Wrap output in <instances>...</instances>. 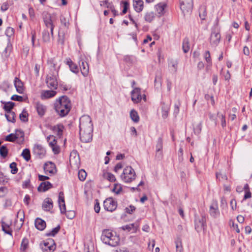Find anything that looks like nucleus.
<instances>
[{
  "instance_id": "obj_1",
  "label": "nucleus",
  "mask_w": 252,
  "mask_h": 252,
  "mask_svg": "<svg viewBox=\"0 0 252 252\" xmlns=\"http://www.w3.org/2000/svg\"><path fill=\"white\" fill-rule=\"evenodd\" d=\"M55 109L56 112L61 116H66L71 109L70 100L66 96H62L56 100Z\"/></svg>"
},
{
  "instance_id": "obj_2",
  "label": "nucleus",
  "mask_w": 252,
  "mask_h": 252,
  "mask_svg": "<svg viewBox=\"0 0 252 252\" xmlns=\"http://www.w3.org/2000/svg\"><path fill=\"white\" fill-rule=\"evenodd\" d=\"M101 239L104 243L112 247L117 246L120 242L119 237L115 232H113L109 229H105L103 231Z\"/></svg>"
},
{
  "instance_id": "obj_3",
  "label": "nucleus",
  "mask_w": 252,
  "mask_h": 252,
  "mask_svg": "<svg viewBox=\"0 0 252 252\" xmlns=\"http://www.w3.org/2000/svg\"><path fill=\"white\" fill-rule=\"evenodd\" d=\"M134 170L130 166H126L120 176L121 180L126 183H129L134 181L136 178Z\"/></svg>"
},
{
  "instance_id": "obj_4",
  "label": "nucleus",
  "mask_w": 252,
  "mask_h": 252,
  "mask_svg": "<svg viewBox=\"0 0 252 252\" xmlns=\"http://www.w3.org/2000/svg\"><path fill=\"white\" fill-rule=\"evenodd\" d=\"M80 131H88L87 132L93 131V125L92 120L89 116L84 115L80 119Z\"/></svg>"
},
{
  "instance_id": "obj_5",
  "label": "nucleus",
  "mask_w": 252,
  "mask_h": 252,
  "mask_svg": "<svg viewBox=\"0 0 252 252\" xmlns=\"http://www.w3.org/2000/svg\"><path fill=\"white\" fill-rule=\"evenodd\" d=\"M43 20L47 29H49L51 34L53 36L55 23L56 20L55 17H52L50 14L45 13L43 16Z\"/></svg>"
},
{
  "instance_id": "obj_6",
  "label": "nucleus",
  "mask_w": 252,
  "mask_h": 252,
  "mask_svg": "<svg viewBox=\"0 0 252 252\" xmlns=\"http://www.w3.org/2000/svg\"><path fill=\"white\" fill-rule=\"evenodd\" d=\"M69 162L72 168L76 169L79 168L80 164V158L79 155L76 151H73L71 152L69 158Z\"/></svg>"
},
{
  "instance_id": "obj_7",
  "label": "nucleus",
  "mask_w": 252,
  "mask_h": 252,
  "mask_svg": "<svg viewBox=\"0 0 252 252\" xmlns=\"http://www.w3.org/2000/svg\"><path fill=\"white\" fill-rule=\"evenodd\" d=\"M192 7V0H180V8L184 14L189 13Z\"/></svg>"
},
{
  "instance_id": "obj_8",
  "label": "nucleus",
  "mask_w": 252,
  "mask_h": 252,
  "mask_svg": "<svg viewBox=\"0 0 252 252\" xmlns=\"http://www.w3.org/2000/svg\"><path fill=\"white\" fill-rule=\"evenodd\" d=\"M104 209L110 212L114 211L117 208V203L112 198L106 199L103 202Z\"/></svg>"
},
{
  "instance_id": "obj_9",
  "label": "nucleus",
  "mask_w": 252,
  "mask_h": 252,
  "mask_svg": "<svg viewBox=\"0 0 252 252\" xmlns=\"http://www.w3.org/2000/svg\"><path fill=\"white\" fill-rule=\"evenodd\" d=\"M33 153L39 158H44L46 153L45 149L40 144H35L33 149Z\"/></svg>"
},
{
  "instance_id": "obj_10",
  "label": "nucleus",
  "mask_w": 252,
  "mask_h": 252,
  "mask_svg": "<svg viewBox=\"0 0 252 252\" xmlns=\"http://www.w3.org/2000/svg\"><path fill=\"white\" fill-rule=\"evenodd\" d=\"M48 87L51 89H56L58 86V82L55 75H48L46 80Z\"/></svg>"
},
{
  "instance_id": "obj_11",
  "label": "nucleus",
  "mask_w": 252,
  "mask_h": 252,
  "mask_svg": "<svg viewBox=\"0 0 252 252\" xmlns=\"http://www.w3.org/2000/svg\"><path fill=\"white\" fill-rule=\"evenodd\" d=\"M209 214L213 218H216L220 216L218 204L217 201H213L209 207Z\"/></svg>"
},
{
  "instance_id": "obj_12",
  "label": "nucleus",
  "mask_w": 252,
  "mask_h": 252,
  "mask_svg": "<svg viewBox=\"0 0 252 252\" xmlns=\"http://www.w3.org/2000/svg\"><path fill=\"white\" fill-rule=\"evenodd\" d=\"M210 43L212 46L216 47L220 43V35L219 31H213L210 36Z\"/></svg>"
},
{
  "instance_id": "obj_13",
  "label": "nucleus",
  "mask_w": 252,
  "mask_h": 252,
  "mask_svg": "<svg viewBox=\"0 0 252 252\" xmlns=\"http://www.w3.org/2000/svg\"><path fill=\"white\" fill-rule=\"evenodd\" d=\"M131 100L134 103H137L141 101L142 96L140 89L139 88H134L131 92Z\"/></svg>"
},
{
  "instance_id": "obj_14",
  "label": "nucleus",
  "mask_w": 252,
  "mask_h": 252,
  "mask_svg": "<svg viewBox=\"0 0 252 252\" xmlns=\"http://www.w3.org/2000/svg\"><path fill=\"white\" fill-rule=\"evenodd\" d=\"M87 131L85 130L84 131L79 132L80 140L85 143L90 142L93 139V131Z\"/></svg>"
},
{
  "instance_id": "obj_15",
  "label": "nucleus",
  "mask_w": 252,
  "mask_h": 252,
  "mask_svg": "<svg viewBox=\"0 0 252 252\" xmlns=\"http://www.w3.org/2000/svg\"><path fill=\"white\" fill-rule=\"evenodd\" d=\"M162 148H163V140L161 137H159L158 139L156 149V157L158 158H160L162 157Z\"/></svg>"
},
{
  "instance_id": "obj_16",
  "label": "nucleus",
  "mask_w": 252,
  "mask_h": 252,
  "mask_svg": "<svg viewBox=\"0 0 252 252\" xmlns=\"http://www.w3.org/2000/svg\"><path fill=\"white\" fill-rule=\"evenodd\" d=\"M44 170L46 174H54L56 172V166L52 162H48L44 165Z\"/></svg>"
},
{
  "instance_id": "obj_17",
  "label": "nucleus",
  "mask_w": 252,
  "mask_h": 252,
  "mask_svg": "<svg viewBox=\"0 0 252 252\" xmlns=\"http://www.w3.org/2000/svg\"><path fill=\"white\" fill-rule=\"evenodd\" d=\"M57 93L53 90H43L41 92L40 97L42 99H48L54 97Z\"/></svg>"
},
{
  "instance_id": "obj_18",
  "label": "nucleus",
  "mask_w": 252,
  "mask_h": 252,
  "mask_svg": "<svg viewBox=\"0 0 252 252\" xmlns=\"http://www.w3.org/2000/svg\"><path fill=\"white\" fill-rule=\"evenodd\" d=\"M58 202L61 213L64 214L66 212V208L63 193V192H60L59 193Z\"/></svg>"
},
{
  "instance_id": "obj_19",
  "label": "nucleus",
  "mask_w": 252,
  "mask_h": 252,
  "mask_svg": "<svg viewBox=\"0 0 252 252\" xmlns=\"http://www.w3.org/2000/svg\"><path fill=\"white\" fill-rule=\"evenodd\" d=\"M44 245L46 248H42V249L47 252L53 251L56 249V245L53 240H49L48 242L44 243Z\"/></svg>"
},
{
  "instance_id": "obj_20",
  "label": "nucleus",
  "mask_w": 252,
  "mask_h": 252,
  "mask_svg": "<svg viewBox=\"0 0 252 252\" xmlns=\"http://www.w3.org/2000/svg\"><path fill=\"white\" fill-rule=\"evenodd\" d=\"M14 86L17 92L19 94H23L24 91V86L22 82L18 78L15 77L14 79Z\"/></svg>"
},
{
  "instance_id": "obj_21",
  "label": "nucleus",
  "mask_w": 252,
  "mask_h": 252,
  "mask_svg": "<svg viewBox=\"0 0 252 252\" xmlns=\"http://www.w3.org/2000/svg\"><path fill=\"white\" fill-rule=\"evenodd\" d=\"M24 218L25 216L24 211L22 210H19V211L17 212V217L15 221V223H17L19 220L20 223L18 226L19 229H20L23 225Z\"/></svg>"
},
{
  "instance_id": "obj_22",
  "label": "nucleus",
  "mask_w": 252,
  "mask_h": 252,
  "mask_svg": "<svg viewBox=\"0 0 252 252\" xmlns=\"http://www.w3.org/2000/svg\"><path fill=\"white\" fill-rule=\"evenodd\" d=\"M80 69L82 74L84 77L87 76L89 71V67L88 63L82 61L80 65Z\"/></svg>"
},
{
  "instance_id": "obj_23",
  "label": "nucleus",
  "mask_w": 252,
  "mask_h": 252,
  "mask_svg": "<svg viewBox=\"0 0 252 252\" xmlns=\"http://www.w3.org/2000/svg\"><path fill=\"white\" fill-rule=\"evenodd\" d=\"M66 63L69 66L71 71L74 73H77L79 72V68L77 65L74 63L70 59H66Z\"/></svg>"
},
{
  "instance_id": "obj_24",
  "label": "nucleus",
  "mask_w": 252,
  "mask_h": 252,
  "mask_svg": "<svg viewBox=\"0 0 252 252\" xmlns=\"http://www.w3.org/2000/svg\"><path fill=\"white\" fill-rule=\"evenodd\" d=\"M53 206V201L50 198H46L42 204V208L45 211H50L52 209Z\"/></svg>"
},
{
  "instance_id": "obj_25",
  "label": "nucleus",
  "mask_w": 252,
  "mask_h": 252,
  "mask_svg": "<svg viewBox=\"0 0 252 252\" xmlns=\"http://www.w3.org/2000/svg\"><path fill=\"white\" fill-rule=\"evenodd\" d=\"M144 2L142 0H133V5L135 10L138 12H141L144 7Z\"/></svg>"
},
{
  "instance_id": "obj_26",
  "label": "nucleus",
  "mask_w": 252,
  "mask_h": 252,
  "mask_svg": "<svg viewBox=\"0 0 252 252\" xmlns=\"http://www.w3.org/2000/svg\"><path fill=\"white\" fill-rule=\"evenodd\" d=\"M34 224L35 227L39 230H44L46 227L45 221L40 218H37L35 220Z\"/></svg>"
},
{
  "instance_id": "obj_27",
  "label": "nucleus",
  "mask_w": 252,
  "mask_h": 252,
  "mask_svg": "<svg viewBox=\"0 0 252 252\" xmlns=\"http://www.w3.org/2000/svg\"><path fill=\"white\" fill-rule=\"evenodd\" d=\"M52 187V184L49 182H43L38 187V190L39 191L44 192Z\"/></svg>"
},
{
  "instance_id": "obj_28",
  "label": "nucleus",
  "mask_w": 252,
  "mask_h": 252,
  "mask_svg": "<svg viewBox=\"0 0 252 252\" xmlns=\"http://www.w3.org/2000/svg\"><path fill=\"white\" fill-rule=\"evenodd\" d=\"M139 225L136 223H131L126 225H124L120 227L123 230H127L130 231V230H133V232H136Z\"/></svg>"
},
{
  "instance_id": "obj_29",
  "label": "nucleus",
  "mask_w": 252,
  "mask_h": 252,
  "mask_svg": "<svg viewBox=\"0 0 252 252\" xmlns=\"http://www.w3.org/2000/svg\"><path fill=\"white\" fill-rule=\"evenodd\" d=\"M36 109L37 110V112L38 113V114L40 116H43L46 111V107L45 105L43 104L40 103H37L36 104Z\"/></svg>"
},
{
  "instance_id": "obj_30",
  "label": "nucleus",
  "mask_w": 252,
  "mask_h": 252,
  "mask_svg": "<svg viewBox=\"0 0 252 252\" xmlns=\"http://www.w3.org/2000/svg\"><path fill=\"white\" fill-rule=\"evenodd\" d=\"M166 7V4L164 3H159L156 6L157 11L159 16H161L164 14V9Z\"/></svg>"
},
{
  "instance_id": "obj_31",
  "label": "nucleus",
  "mask_w": 252,
  "mask_h": 252,
  "mask_svg": "<svg viewBox=\"0 0 252 252\" xmlns=\"http://www.w3.org/2000/svg\"><path fill=\"white\" fill-rule=\"evenodd\" d=\"M155 18V14L153 11H147L144 15V19L147 22H151Z\"/></svg>"
},
{
  "instance_id": "obj_32",
  "label": "nucleus",
  "mask_w": 252,
  "mask_h": 252,
  "mask_svg": "<svg viewBox=\"0 0 252 252\" xmlns=\"http://www.w3.org/2000/svg\"><path fill=\"white\" fill-rule=\"evenodd\" d=\"M206 225V220L205 218H202L199 219L198 221L196 220L195 222V228H203L204 226Z\"/></svg>"
},
{
  "instance_id": "obj_33",
  "label": "nucleus",
  "mask_w": 252,
  "mask_h": 252,
  "mask_svg": "<svg viewBox=\"0 0 252 252\" xmlns=\"http://www.w3.org/2000/svg\"><path fill=\"white\" fill-rule=\"evenodd\" d=\"M112 191L116 194H120L123 191L122 185L120 184H115Z\"/></svg>"
},
{
  "instance_id": "obj_34",
  "label": "nucleus",
  "mask_w": 252,
  "mask_h": 252,
  "mask_svg": "<svg viewBox=\"0 0 252 252\" xmlns=\"http://www.w3.org/2000/svg\"><path fill=\"white\" fill-rule=\"evenodd\" d=\"M130 116L131 120L135 123H137L139 121V117L138 115V113L134 110H131L130 113Z\"/></svg>"
},
{
  "instance_id": "obj_35",
  "label": "nucleus",
  "mask_w": 252,
  "mask_h": 252,
  "mask_svg": "<svg viewBox=\"0 0 252 252\" xmlns=\"http://www.w3.org/2000/svg\"><path fill=\"white\" fill-rule=\"evenodd\" d=\"M103 177L111 182H115L116 180L115 176L109 172L104 173Z\"/></svg>"
},
{
  "instance_id": "obj_36",
  "label": "nucleus",
  "mask_w": 252,
  "mask_h": 252,
  "mask_svg": "<svg viewBox=\"0 0 252 252\" xmlns=\"http://www.w3.org/2000/svg\"><path fill=\"white\" fill-rule=\"evenodd\" d=\"M4 104L3 108L6 111V113L7 112H12L11 109L14 106V103L9 101L8 102H4Z\"/></svg>"
},
{
  "instance_id": "obj_37",
  "label": "nucleus",
  "mask_w": 252,
  "mask_h": 252,
  "mask_svg": "<svg viewBox=\"0 0 252 252\" xmlns=\"http://www.w3.org/2000/svg\"><path fill=\"white\" fill-rule=\"evenodd\" d=\"M22 156L27 161H29L31 159L30 151L28 149H25L22 153Z\"/></svg>"
},
{
  "instance_id": "obj_38",
  "label": "nucleus",
  "mask_w": 252,
  "mask_h": 252,
  "mask_svg": "<svg viewBox=\"0 0 252 252\" xmlns=\"http://www.w3.org/2000/svg\"><path fill=\"white\" fill-rule=\"evenodd\" d=\"M29 246V241L26 238H24L21 243L20 251L25 252Z\"/></svg>"
},
{
  "instance_id": "obj_39",
  "label": "nucleus",
  "mask_w": 252,
  "mask_h": 252,
  "mask_svg": "<svg viewBox=\"0 0 252 252\" xmlns=\"http://www.w3.org/2000/svg\"><path fill=\"white\" fill-rule=\"evenodd\" d=\"M7 121L10 122L15 121V113L13 112H7L5 114Z\"/></svg>"
},
{
  "instance_id": "obj_40",
  "label": "nucleus",
  "mask_w": 252,
  "mask_h": 252,
  "mask_svg": "<svg viewBox=\"0 0 252 252\" xmlns=\"http://www.w3.org/2000/svg\"><path fill=\"white\" fill-rule=\"evenodd\" d=\"M63 129L64 126L62 125H58L54 127V131L57 133L59 136L62 135Z\"/></svg>"
},
{
  "instance_id": "obj_41",
  "label": "nucleus",
  "mask_w": 252,
  "mask_h": 252,
  "mask_svg": "<svg viewBox=\"0 0 252 252\" xmlns=\"http://www.w3.org/2000/svg\"><path fill=\"white\" fill-rule=\"evenodd\" d=\"M8 150L5 145H2L0 148V155L3 158L7 156Z\"/></svg>"
},
{
  "instance_id": "obj_42",
  "label": "nucleus",
  "mask_w": 252,
  "mask_h": 252,
  "mask_svg": "<svg viewBox=\"0 0 252 252\" xmlns=\"http://www.w3.org/2000/svg\"><path fill=\"white\" fill-rule=\"evenodd\" d=\"M204 58L208 63L207 67L212 65L211 58L209 51H206L204 54Z\"/></svg>"
},
{
  "instance_id": "obj_43",
  "label": "nucleus",
  "mask_w": 252,
  "mask_h": 252,
  "mask_svg": "<svg viewBox=\"0 0 252 252\" xmlns=\"http://www.w3.org/2000/svg\"><path fill=\"white\" fill-rule=\"evenodd\" d=\"M2 230L6 234L12 235V231L10 228L9 225L4 222L2 223Z\"/></svg>"
},
{
  "instance_id": "obj_44",
  "label": "nucleus",
  "mask_w": 252,
  "mask_h": 252,
  "mask_svg": "<svg viewBox=\"0 0 252 252\" xmlns=\"http://www.w3.org/2000/svg\"><path fill=\"white\" fill-rule=\"evenodd\" d=\"M178 64L177 61L174 60H171L169 63V66L172 67V70L175 72L177 70Z\"/></svg>"
},
{
  "instance_id": "obj_45",
  "label": "nucleus",
  "mask_w": 252,
  "mask_h": 252,
  "mask_svg": "<svg viewBox=\"0 0 252 252\" xmlns=\"http://www.w3.org/2000/svg\"><path fill=\"white\" fill-rule=\"evenodd\" d=\"M87 175L86 171L83 169H81L78 172V178L80 181H83L85 180Z\"/></svg>"
},
{
  "instance_id": "obj_46",
  "label": "nucleus",
  "mask_w": 252,
  "mask_h": 252,
  "mask_svg": "<svg viewBox=\"0 0 252 252\" xmlns=\"http://www.w3.org/2000/svg\"><path fill=\"white\" fill-rule=\"evenodd\" d=\"M176 251L177 252H183V247L181 240L178 238L175 242Z\"/></svg>"
},
{
  "instance_id": "obj_47",
  "label": "nucleus",
  "mask_w": 252,
  "mask_h": 252,
  "mask_svg": "<svg viewBox=\"0 0 252 252\" xmlns=\"http://www.w3.org/2000/svg\"><path fill=\"white\" fill-rule=\"evenodd\" d=\"M47 141L49 143V146L51 147L54 146V145L57 144V141L56 140L55 136L53 135H49L47 137Z\"/></svg>"
},
{
  "instance_id": "obj_48",
  "label": "nucleus",
  "mask_w": 252,
  "mask_h": 252,
  "mask_svg": "<svg viewBox=\"0 0 252 252\" xmlns=\"http://www.w3.org/2000/svg\"><path fill=\"white\" fill-rule=\"evenodd\" d=\"M42 38L44 42H48L50 40V36L49 35V31L45 30L42 33Z\"/></svg>"
},
{
  "instance_id": "obj_49",
  "label": "nucleus",
  "mask_w": 252,
  "mask_h": 252,
  "mask_svg": "<svg viewBox=\"0 0 252 252\" xmlns=\"http://www.w3.org/2000/svg\"><path fill=\"white\" fill-rule=\"evenodd\" d=\"M183 49L184 53H186L189 51V46L188 39H185L183 43Z\"/></svg>"
},
{
  "instance_id": "obj_50",
  "label": "nucleus",
  "mask_w": 252,
  "mask_h": 252,
  "mask_svg": "<svg viewBox=\"0 0 252 252\" xmlns=\"http://www.w3.org/2000/svg\"><path fill=\"white\" fill-rule=\"evenodd\" d=\"M60 229V226H58L56 227L53 228L52 231L46 233L47 236H54L59 231Z\"/></svg>"
},
{
  "instance_id": "obj_51",
  "label": "nucleus",
  "mask_w": 252,
  "mask_h": 252,
  "mask_svg": "<svg viewBox=\"0 0 252 252\" xmlns=\"http://www.w3.org/2000/svg\"><path fill=\"white\" fill-rule=\"evenodd\" d=\"M28 113L26 111L23 110L22 113L20 115L19 117L22 121L25 122L28 121Z\"/></svg>"
},
{
  "instance_id": "obj_52",
  "label": "nucleus",
  "mask_w": 252,
  "mask_h": 252,
  "mask_svg": "<svg viewBox=\"0 0 252 252\" xmlns=\"http://www.w3.org/2000/svg\"><path fill=\"white\" fill-rule=\"evenodd\" d=\"M17 138H18V136H17L16 135L11 133V134L8 135L6 137L5 140H6V141H7L13 142L15 139H16Z\"/></svg>"
},
{
  "instance_id": "obj_53",
  "label": "nucleus",
  "mask_w": 252,
  "mask_h": 252,
  "mask_svg": "<svg viewBox=\"0 0 252 252\" xmlns=\"http://www.w3.org/2000/svg\"><path fill=\"white\" fill-rule=\"evenodd\" d=\"M216 177L220 181L227 180V176L225 174L220 172L216 173Z\"/></svg>"
},
{
  "instance_id": "obj_54",
  "label": "nucleus",
  "mask_w": 252,
  "mask_h": 252,
  "mask_svg": "<svg viewBox=\"0 0 252 252\" xmlns=\"http://www.w3.org/2000/svg\"><path fill=\"white\" fill-rule=\"evenodd\" d=\"M10 168H11V172L12 174H14L17 172L18 169L16 166L15 162H12L10 164Z\"/></svg>"
},
{
  "instance_id": "obj_55",
  "label": "nucleus",
  "mask_w": 252,
  "mask_h": 252,
  "mask_svg": "<svg viewBox=\"0 0 252 252\" xmlns=\"http://www.w3.org/2000/svg\"><path fill=\"white\" fill-rule=\"evenodd\" d=\"M218 117L221 120V124L222 127H224L226 126V121L225 119L224 115L220 114L218 113L217 114Z\"/></svg>"
},
{
  "instance_id": "obj_56",
  "label": "nucleus",
  "mask_w": 252,
  "mask_h": 252,
  "mask_svg": "<svg viewBox=\"0 0 252 252\" xmlns=\"http://www.w3.org/2000/svg\"><path fill=\"white\" fill-rule=\"evenodd\" d=\"M202 129V126L201 124H198L194 127V132L195 134H198L200 133Z\"/></svg>"
},
{
  "instance_id": "obj_57",
  "label": "nucleus",
  "mask_w": 252,
  "mask_h": 252,
  "mask_svg": "<svg viewBox=\"0 0 252 252\" xmlns=\"http://www.w3.org/2000/svg\"><path fill=\"white\" fill-rule=\"evenodd\" d=\"M14 34V29L11 27H8L5 31V34L8 37H11Z\"/></svg>"
},
{
  "instance_id": "obj_58",
  "label": "nucleus",
  "mask_w": 252,
  "mask_h": 252,
  "mask_svg": "<svg viewBox=\"0 0 252 252\" xmlns=\"http://www.w3.org/2000/svg\"><path fill=\"white\" fill-rule=\"evenodd\" d=\"M122 3L123 4V10L122 13L124 14L127 12V9L129 7V3L126 1H122Z\"/></svg>"
},
{
  "instance_id": "obj_59",
  "label": "nucleus",
  "mask_w": 252,
  "mask_h": 252,
  "mask_svg": "<svg viewBox=\"0 0 252 252\" xmlns=\"http://www.w3.org/2000/svg\"><path fill=\"white\" fill-rule=\"evenodd\" d=\"M52 148V151L55 154H58L60 152V148L57 144L54 145V146H51Z\"/></svg>"
},
{
  "instance_id": "obj_60",
  "label": "nucleus",
  "mask_w": 252,
  "mask_h": 252,
  "mask_svg": "<svg viewBox=\"0 0 252 252\" xmlns=\"http://www.w3.org/2000/svg\"><path fill=\"white\" fill-rule=\"evenodd\" d=\"M162 117L164 118L167 117L168 112V107L167 106H164L162 107Z\"/></svg>"
},
{
  "instance_id": "obj_61",
  "label": "nucleus",
  "mask_w": 252,
  "mask_h": 252,
  "mask_svg": "<svg viewBox=\"0 0 252 252\" xmlns=\"http://www.w3.org/2000/svg\"><path fill=\"white\" fill-rule=\"evenodd\" d=\"M11 99L13 100L18 101H22L23 98L21 96H19L16 94L13 95L11 96Z\"/></svg>"
},
{
  "instance_id": "obj_62",
  "label": "nucleus",
  "mask_w": 252,
  "mask_h": 252,
  "mask_svg": "<svg viewBox=\"0 0 252 252\" xmlns=\"http://www.w3.org/2000/svg\"><path fill=\"white\" fill-rule=\"evenodd\" d=\"M32 42L33 47H34V40L36 38V32L34 30H32Z\"/></svg>"
},
{
  "instance_id": "obj_63",
  "label": "nucleus",
  "mask_w": 252,
  "mask_h": 252,
  "mask_svg": "<svg viewBox=\"0 0 252 252\" xmlns=\"http://www.w3.org/2000/svg\"><path fill=\"white\" fill-rule=\"evenodd\" d=\"M135 210V207L132 205H130L128 207L126 208V211L128 214H131Z\"/></svg>"
},
{
  "instance_id": "obj_64",
  "label": "nucleus",
  "mask_w": 252,
  "mask_h": 252,
  "mask_svg": "<svg viewBox=\"0 0 252 252\" xmlns=\"http://www.w3.org/2000/svg\"><path fill=\"white\" fill-rule=\"evenodd\" d=\"M155 245V241L154 240H152L150 241L148 244V248L150 250L153 251Z\"/></svg>"
}]
</instances>
